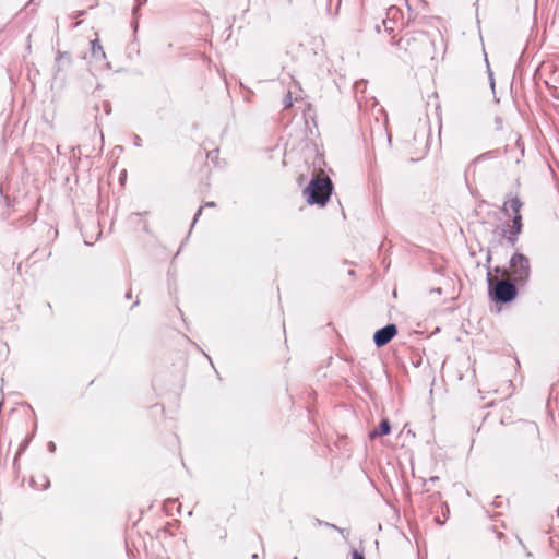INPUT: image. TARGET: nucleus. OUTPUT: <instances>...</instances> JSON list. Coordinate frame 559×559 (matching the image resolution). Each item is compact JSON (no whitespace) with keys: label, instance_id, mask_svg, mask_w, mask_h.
<instances>
[{"label":"nucleus","instance_id":"1","mask_svg":"<svg viewBox=\"0 0 559 559\" xmlns=\"http://www.w3.org/2000/svg\"><path fill=\"white\" fill-rule=\"evenodd\" d=\"M488 294L492 301L498 304H509L513 301L519 294L518 284L511 280H497L493 281L490 271L487 273Z\"/></svg>","mask_w":559,"mask_h":559},{"label":"nucleus","instance_id":"2","mask_svg":"<svg viewBox=\"0 0 559 559\" xmlns=\"http://www.w3.org/2000/svg\"><path fill=\"white\" fill-rule=\"evenodd\" d=\"M332 191L333 182L329 177H314L305 188L304 194L306 195L309 204L324 206L328 203Z\"/></svg>","mask_w":559,"mask_h":559},{"label":"nucleus","instance_id":"3","mask_svg":"<svg viewBox=\"0 0 559 559\" xmlns=\"http://www.w3.org/2000/svg\"><path fill=\"white\" fill-rule=\"evenodd\" d=\"M509 265L512 275L511 281L519 286L526 285L531 277V264L528 258L523 253L515 252L512 254Z\"/></svg>","mask_w":559,"mask_h":559},{"label":"nucleus","instance_id":"4","mask_svg":"<svg viewBox=\"0 0 559 559\" xmlns=\"http://www.w3.org/2000/svg\"><path fill=\"white\" fill-rule=\"evenodd\" d=\"M429 142H399L395 150L400 153L401 157L408 162L421 160L429 150Z\"/></svg>","mask_w":559,"mask_h":559},{"label":"nucleus","instance_id":"5","mask_svg":"<svg viewBox=\"0 0 559 559\" xmlns=\"http://www.w3.org/2000/svg\"><path fill=\"white\" fill-rule=\"evenodd\" d=\"M427 44V36L425 33L405 34L401 37L396 45L405 52L416 53L421 45Z\"/></svg>","mask_w":559,"mask_h":559},{"label":"nucleus","instance_id":"6","mask_svg":"<svg viewBox=\"0 0 559 559\" xmlns=\"http://www.w3.org/2000/svg\"><path fill=\"white\" fill-rule=\"evenodd\" d=\"M396 334L397 326L394 323H389L374 332L373 342L380 348L389 344Z\"/></svg>","mask_w":559,"mask_h":559},{"label":"nucleus","instance_id":"7","mask_svg":"<svg viewBox=\"0 0 559 559\" xmlns=\"http://www.w3.org/2000/svg\"><path fill=\"white\" fill-rule=\"evenodd\" d=\"M522 215H514L512 218V224H508V230H503V236L507 239V242L511 246H515L518 242V236L522 233Z\"/></svg>","mask_w":559,"mask_h":559},{"label":"nucleus","instance_id":"8","mask_svg":"<svg viewBox=\"0 0 559 559\" xmlns=\"http://www.w3.org/2000/svg\"><path fill=\"white\" fill-rule=\"evenodd\" d=\"M369 138L370 140H391V134L386 129V122L376 118L374 122L370 126Z\"/></svg>","mask_w":559,"mask_h":559},{"label":"nucleus","instance_id":"9","mask_svg":"<svg viewBox=\"0 0 559 559\" xmlns=\"http://www.w3.org/2000/svg\"><path fill=\"white\" fill-rule=\"evenodd\" d=\"M539 438V429L535 423L527 421L524 423L519 429V439L520 440H533L537 441Z\"/></svg>","mask_w":559,"mask_h":559},{"label":"nucleus","instance_id":"10","mask_svg":"<svg viewBox=\"0 0 559 559\" xmlns=\"http://www.w3.org/2000/svg\"><path fill=\"white\" fill-rule=\"evenodd\" d=\"M403 19V13L400 8L392 5L386 10V19L383 20L382 24L386 32L392 33L393 26H388V22L399 23Z\"/></svg>","mask_w":559,"mask_h":559},{"label":"nucleus","instance_id":"11","mask_svg":"<svg viewBox=\"0 0 559 559\" xmlns=\"http://www.w3.org/2000/svg\"><path fill=\"white\" fill-rule=\"evenodd\" d=\"M390 432H391V424L388 418H383L380 421L379 427L369 432V438L376 439L379 437L388 436Z\"/></svg>","mask_w":559,"mask_h":559},{"label":"nucleus","instance_id":"12","mask_svg":"<svg viewBox=\"0 0 559 559\" xmlns=\"http://www.w3.org/2000/svg\"><path fill=\"white\" fill-rule=\"evenodd\" d=\"M523 203L518 197L511 198L503 203L502 212L508 215L509 211H512L514 215L521 214L520 211Z\"/></svg>","mask_w":559,"mask_h":559},{"label":"nucleus","instance_id":"13","mask_svg":"<svg viewBox=\"0 0 559 559\" xmlns=\"http://www.w3.org/2000/svg\"><path fill=\"white\" fill-rule=\"evenodd\" d=\"M91 55L96 61H103L106 59L104 48L97 38L91 40Z\"/></svg>","mask_w":559,"mask_h":559},{"label":"nucleus","instance_id":"14","mask_svg":"<svg viewBox=\"0 0 559 559\" xmlns=\"http://www.w3.org/2000/svg\"><path fill=\"white\" fill-rule=\"evenodd\" d=\"M71 62V57L69 53L67 52H58V56L56 58V63H57V72H59L60 70H62V68L64 66H69Z\"/></svg>","mask_w":559,"mask_h":559},{"label":"nucleus","instance_id":"15","mask_svg":"<svg viewBox=\"0 0 559 559\" xmlns=\"http://www.w3.org/2000/svg\"><path fill=\"white\" fill-rule=\"evenodd\" d=\"M72 152L75 156L78 155L79 157H81V156L90 157V155H91V152L87 150V143L79 144V145L72 147Z\"/></svg>","mask_w":559,"mask_h":559},{"label":"nucleus","instance_id":"16","mask_svg":"<svg viewBox=\"0 0 559 559\" xmlns=\"http://www.w3.org/2000/svg\"><path fill=\"white\" fill-rule=\"evenodd\" d=\"M366 86H367V81H364V80L357 81L354 84V91H355V94H356V97H357V102H358L359 105L361 103V99L358 97V95L365 93Z\"/></svg>","mask_w":559,"mask_h":559},{"label":"nucleus","instance_id":"17","mask_svg":"<svg viewBox=\"0 0 559 559\" xmlns=\"http://www.w3.org/2000/svg\"><path fill=\"white\" fill-rule=\"evenodd\" d=\"M33 436H27L23 442L20 444L19 450L14 457V464L16 463L17 459L24 453V451L27 449L28 444L32 441Z\"/></svg>","mask_w":559,"mask_h":559},{"label":"nucleus","instance_id":"18","mask_svg":"<svg viewBox=\"0 0 559 559\" xmlns=\"http://www.w3.org/2000/svg\"><path fill=\"white\" fill-rule=\"evenodd\" d=\"M218 148H205L206 158L211 160L214 165H218Z\"/></svg>","mask_w":559,"mask_h":559},{"label":"nucleus","instance_id":"19","mask_svg":"<svg viewBox=\"0 0 559 559\" xmlns=\"http://www.w3.org/2000/svg\"><path fill=\"white\" fill-rule=\"evenodd\" d=\"M284 104H285V108H289L293 106V99H292L290 92H288V94L286 95V97L284 99Z\"/></svg>","mask_w":559,"mask_h":559},{"label":"nucleus","instance_id":"20","mask_svg":"<svg viewBox=\"0 0 559 559\" xmlns=\"http://www.w3.org/2000/svg\"><path fill=\"white\" fill-rule=\"evenodd\" d=\"M352 559H366L361 551L354 549L352 552Z\"/></svg>","mask_w":559,"mask_h":559},{"label":"nucleus","instance_id":"21","mask_svg":"<svg viewBox=\"0 0 559 559\" xmlns=\"http://www.w3.org/2000/svg\"><path fill=\"white\" fill-rule=\"evenodd\" d=\"M47 448L49 452L53 453L56 451V443L53 441H49Z\"/></svg>","mask_w":559,"mask_h":559},{"label":"nucleus","instance_id":"22","mask_svg":"<svg viewBox=\"0 0 559 559\" xmlns=\"http://www.w3.org/2000/svg\"><path fill=\"white\" fill-rule=\"evenodd\" d=\"M202 213V207H200L197 213L194 214V217H193V222H192V226L195 224V222L198 221V218L200 217Z\"/></svg>","mask_w":559,"mask_h":559},{"label":"nucleus","instance_id":"23","mask_svg":"<svg viewBox=\"0 0 559 559\" xmlns=\"http://www.w3.org/2000/svg\"><path fill=\"white\" fill-rule=\"evenodd\" d=\"M523 142H520V141H516L514 142V146L519 150H521V152L523 153L524 148H523Z\"/></svg>","mask_w":559,"mask_h":559},{"label":"nucleus","instance_id":"24","mask_svg":"<svg viewBox=\"0 0 559 559\" xmlns=\"http://www.w3.org/2000/svg\"><path fill=\"white\" fill-rule=\"evenodd\" d=\"M205 206H207V207H215V206H216V204H215V202L210 201V202H206V203H205Z\"/></svg>","mask_w":559,"mask_h":559},{"label":"nucleus","instance_id":"25","mask_svg":"<svg viewBox=\"0 0 559 559\" xmlns=\"http://www.w3.org/2000/svg\"><path fill=\"white\" fill-rule=\"evenodd\" d=\"M104 108L107 114L110 112V105L108 103H104Z\"/></svg>","mask_w":559,"mask_h":559},{"label":"nucleus","instance_id":"26","mask_svg":"<svg viewBox=\"0 0 559 559\" xmlns=\"http://www.w3.org/2000/svg\"><path fill=\"white\" fill-rule=\"evenodd\" d=\"M486 261H487V263H490V261H491V252L490 251H488V253H487Z\"/></svg>","mask_w":559,"mask_h":559},{"label":"nucleus","instance_id":"27","mask_svg":"<svg viewBox=\"0 0 559 559\" xmlns=\"http://www.w3.org/2000/svg\"><path fill=\"white\" fill-rule=\"evenodd\" d=\"M126 175H127V173H126V170H123L120 175V181H122L126 178Z\"/></svg>","mask_w":559,"mask_h":559},{"label":"nucleus","instance_id":"28","mask_svg":"<svg viewBox=\"0 0 559 559\" xmlns=\"http://www.w3.org/2000/svg\"><path fill=\"white\" fill-rule=\"evenodd\" d=\"M131 297H132V293H131V290L127 292V294H126V298H127V299H130Z\"/></svg>","mask_w":559,"mask_h":559},{"label":"nucleus","instance_id":"29","mask_svg":"<svg viewBox=\"0 0 559 559\" xmlns=\"http://www.w3.org/2000/svg\"><path fill=\"white\" fill-rule=\"evenodd\" d=\"M495 272H496V273H500V272H502V269H501V267H499V266H497V267L495 269Z\"/></svg>","mask_w":559,"mask_h":559},{"label":"nucleus","instance_id":"30","mask_svg":"<svg viewBox=\"0 0 559 559\" xmlns=\"http://www.w3.org/2000/svg\"><path fill=\"white\" fill-rule=\"evenodd\" d=\"M496 124H497V127H498V128H500L501 120H500V119H497V120H496Z\"/></svg>","mask_w":559,"mask_h":559},{"label":"nucleus","instance_id":"31","mask_svg":"<svg viewBox=\"0 0 559 559\" xmlns=\"http://www.w3.org/2000/svg\"><path fill=\"white\" fill-rule=\"evenodd\" d=\"M104 142H100V146L97 148V152H100L103 150Z\"/></svg>","mask_w":559,"mask_h":559},{"label":"nucleus","instance_id":"32","mask_svg":"<svg viewBox=\"0 0 559 559\" xmlns=\"http://www.w3.org/2000/svg\"><path fill=\"white\" fill-rule=\"evenodd\" d=\"M396 23H393V22H388V26H393L395 25Z\"/></svg>","mask_w":559,"mask_h":559},{"label":"nucleus","instance_id":"33","mask_svg":"<svg viewBox=\"0 0 559 559\" xmlns=\"http://www.w3.org/2000/svg\"><path fill=\"white\" fill-rule=\"evenodd\" d=\"M251 558H252V559H258V555H257V554H253Z\"/></svg>","mask_w":559,"mask_h":559},{"label":"nucleus","instance_id":"34","mask_svg":"<svg viewBox=\"0 0 559 559\" xmlns=\"http://www.w3.org/2000/svg\"><path fill=\"white\" fill-rule=\"evenodd\" d=\"M146 0H138L139 4H142L143 2H145Z\"/></svg>","mask_w":559,"mask_h":559},{"label":"nucleus","instance_id":"35","mask_svg":"<svg viewBox=\"0 0 559 559\" xmlns=\"http://www.w3.org/2000/svg\"><path fill=\"white\" fill-rule=\"evenodd\" d=\"M329 526H331L332 528H337L335 525L333 524H328Z\"/></svg>","mask_w":559,"mask_h":559},{"label":"nucleus","instance_id":"36","mask_svg":"<svg viewBox=\"0 0 559 559\" xmlns=\"http://www.w3.org/2000/svg\"><path fill=\"white\" fill-rule=\"evenodd\" d=\"M557 513H558V516H559V507H558V511H557Z\"/></svg>","mask_w":559,"mask_h":559}]
</instances>
